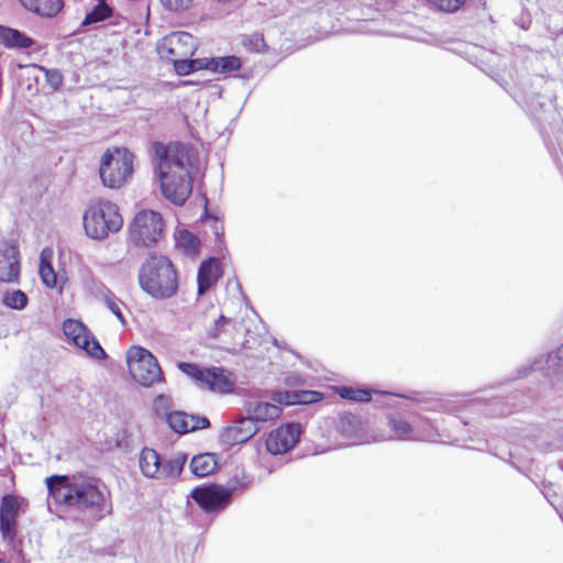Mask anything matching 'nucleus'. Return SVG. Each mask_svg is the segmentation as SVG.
I'll use <instances>...</instances> for the list:
<instances>
[{
  "label": "nucleus",
  "instance_id": "nucleus-2",
  "mask_svg": "<svg viewBox=\"0 0 563 563\" xmlns=\"http://www.w3.org/2000/svg\"><path fill=\"white\" fill-rule=\"evenodd\" d=\"M49 496L56 504L102 512L109 492L96 477L84 474L53 475L45 479Z\"/></svg>",
  "mask_w": 563,
  "mask_h": 563
},
{
  "label": "nucleus",
  "instance_id": "nucleus-20",
  "mask_svg": "<svg viewBox=\"0 0 563 563\" xmlns=\"http://www.w3.org/2000/svg\"><path fill=\"white\" fill-rule=\"evenodd\" d=\"M198 70L207 69L218 74H231L241 68V60L236 56L212 58H197Z\"/></svg>",
  "mask_w": 563,
  "mask_h": 563
},
{
  "label": "nucleus",
  "instance_id": "nucleus-29",
  "mask_svg": "<svg viewBox=\"0 0 563 563\" xmlns=\"http://www.w3.org/2000/svg\"><path fill=\"white\" fill-rule=\"evenodd\" d=\"M100 294L108 309L119 319L122 324H125V319L121 310V306L123 305L122 301L103 285H101Z\"/></svg>",
  "mask_w": 563,
  "mask_h": 563
},
{
  "label": "nucleus",
  "instance_id": "nucleus-24",
  "mask_svg": "<svg viewBox=\"0 0 563 563\" xmlns=\"http://www.w3.org/2000/svg\"><path fill=\"white\" fill-rule=\"evenodd\" d=\"M20 2L27 11L44 18L57 15L64 7V0H20Z\"/></svg>",
  "mask_w": 563,
  "mask_h": 563
},
{
  "label": "nucleus",
  "instance_id": "nucleus-43",
  "mask_svg": "<svg viewBox=\"0 0 563 563\" xmlns=\"http://www.w3.org/2000/svg\"><path fill=\"white\" fill-rule=\"evenodd\" d=\"M515 99H516V102L520 103V101H519L517 96H515Z\"/></svg>",
  "mask_w": 563,
  "mask_h": 563
},
{
  "label": "nucleus",
  "instance_id": "nucleus-19",
  "mask_svg": "<svg viewBox=\"0 0 563 563\" xmlns=\"http://www.w3.org/2000/svg\"><path fill=\"white\" fill-rule=\"evenodd\" d=\"M245 418L255 422L258 426L260 422H266L274 420L279 417L282 409L274 404L267 401L249 400L245 406Z\"/></svg>",
  "mask_w": 563,
  "mask_h": 563
},
{
  "label": "nucleus",
  "instance_id": "nucleus-23",
  "mask_svg": "<svg viewBox=\"0 0 563 563\" xmlns=\"http://www.w3.org/2000/svg\"><path fill=\"white\" fill-rule=\"evenodd\" d=\"M231 330H236V323L233 320H231L224 316H220L219 319L214 321V324L208 330V334H209V336H211L213 339H220L221 342H223L225 344H231L234 347L241 346L244 349H249L250 345L247 344V341L240 343V342H236L234 338H232L231 340L222 338V336H227V334Z\"/></svg>",
  "mask_w": 563,
  "mask_h": 563
},
{
  "label": "nucleus",
  "instance_id": "nucleus-11",
  "mask_svg": "<svg viewBox=\"0 0 563 563\" xmlns=\"http://www.w3.org/2000/svg\"><path fill=\"white\" fill-rule=\"evenodd\" d=\"M190 496L205 511L210 512L227 507L232 490L220 485H208L196 487Z\"/></svg>",
  "mask_w": 563,
  "mask_h": 563
},
{
  "label": "nucleus",
  "instance_id": "nucleus-35",
  "mask_svg": "<svg viewBox=\"0 0 563 563\" xmlns=\"http://www.w3.org/2000/svg\"><path fill=\"white\" fill-rule=\"evenodd\" d=\"M174 407L173 400L167 395H158L153 402V409L156 416L164 417L167 420V416L170 415L172 408Z\"/></svg>",
  "mask_w": 563,
  "mask_h": 563
},
{
  "label": "nucleus",
  "instance_id": "nucleus-26",
  "mask_svg": "<svg viewBox=\"0 0 563 563\" xmlns=\"http://www.w3.org/2000/svg\"><path fill=\"white\" fill-rule=\"evenodd\" d=\"M218 467L217 456L213 453L199 454L192 457L190 468L197 477L212 474Z\"/></svg>",
  "mask_w": 563,
  "mask_h": 563
},
{
  "label": "nucleus",
  "instance_id": "nucleus-17",
  "mask_svg": "<svg viewBox=\"0 0 563 563\" xmlns=\"http://www.w3.org/2000/svg\"><path fill=\"white\" fill-rule=\"evenodd\" d=\"M236 384L235 375L223 367H208L202 387L209 390L228 395L234 391Z\"/></svg>",
  "mask_w": 563,
  "mask_h": 563
},
{
  "label": "nucleus",
  "instance_id": "nucleus-28",
  "mask_svg": "<svg viewBox=\"0 0 563 563\" xmlns=\"http://www.w3.org/2000/svg\"><path fill=\"white\" fill-rule=\"evenodd\" d=\"M547 371L550 377L560 379L563 376V343L554 353L548 355Z\"/></svg>",
  "mask_w": 563,
  "mask_h": 563
},
{
  "label": "nucleus",
  "instance_id": "nucleus-36",
  "mask_svg": "<svg viewBox=\"0 0 563 563\" xmlns=\"http://www.w3.org/2000/svg\"><path fill=\"white\" fill-rule=\"evenodd\" d=\"M509 463L520 473L526 474L525 449L514 446L509 451Z\"/></svg>",
  "mask_w": 563,
  "mask_h": 563
},
{
  "label": "nucleus",
  "instance_id": "nucleus-32",
  "mask_svg": "<svg viewBox=\"0 0 563 563\" xmlns=\"http://www.w3.org/2000/svg\"><path fill=\"white\" fill-rule=\"evenodd\" d=\"M338 394L349 400L366 402L372 398V393L368 389L353 388L341 386L338 388Z\"/></svg>",
  "mask_w": 563,
  "mask_h": 563
},
{
  "label": "nucleus",
  "instance_id": "nucleus-1",
  "mask_svg": "<svg viewBox=\"0 0 563 563\" xmlns=\"http://www.w3.org/2000/svg\"><path fill=\"white\" fill-rule=\"evenodd\" d=\"M153 163L163 196L172 203L183 206L192 190L190 148L180 143H154Z\"/></svg>",
  "mask_w": 563,
  "mask_h": 563
},
{
  "label": "nucleus",
  "instance_id": "nucleus-18",
  "mask_svg": "<svg viewBox=\"0 0 563 563\" xmlns=\"http://www.w3.org/2000/svg\"><path fill=\"white\" fill-rule=\"evenodd\" d=\"M166 422L177 433L185 434L210 426L207 417L188 415L184 411H173L167 416Z\"/></svg>",
  "mask_w": 563,
  "mask_h": 563
},
{
  "label": "nucleus",
  "instance_id": "nucleus-30",
  "mask_svg": "<svg viewBox=\"0 0 563 563\" xmlns=\"http://www.w3.org/2000/svg\"><path fill=\"white\" fill-rule=\"evenodd\" d=\"M176 246L188 255L196 254L199 249V240L189 231H180L176 236Z\"/></svg>",
  "mask_w": 563,
  "mask_h": 563
},
{
  "label": "nucleus",
  "instance_id": "nucleus-3",
  "mask_svg": "<svg viewBox=\"0 0 563 563\" xmlns=\"http://www.w3.org/2000/svg\"><path fill=\"white\" fill-rule=\"evenodd\" d=\"M140 287L155 299H167L178 290V275L172 261L164 255H152L139 271Z\"/></svg>",
  "mask_w": 563,
  "mask_h": 563
},
{
  "label": "nucleus",
  "instance_id": "nucleus-14",
  "mask_svg": "<svg viewBox=\"0 0 563 563\" xmlns=\"http://www.w3.org/2000/svg\"><path fill=\"white\" fill-rule=\"evenodd\" d=\"M388 426L391 434L388 437L382 435L380 441L385 440H400V441H435L437 435L434 432L416 429L415 426L409 423L402 418H389Z\"/></svg>",
  "mask_w": 563,
  "mask_h": 563
},
{
  "label": "nucleus",
  "instance_id": "nucleus-39",
  "mask_svg": "<svg viewBox=\"0 0 563 563\" xmlns=\"http://www.w3.org/2000/svg\"><path fill=\"white\" fill-rule=\"evenodd\" d=\"M192 0H161L162 5L169 11H181L189 8Z\"/></svg>",
  "mask_w": 563,
  "mask_h": 563
},
{
  "label": "nucleus",
  "instance_id": "nucleus-25",
  "mask_svg": "<svg viewBox=\"0 0 563 563\" xmlns=\"http://www.w3.org/2000/svg\"><path fill=\"white\" fill-rule=\"evenodd\" d=\"M52 249L46 247L41 252L38 273L42 283L53 289L57 287V275L52 266Z\"/></svg>",
  "mask_w": 563,
  "mask_h": 563
},
{
  "label": "nucleus",
  "instance_id": "nucleus-41",
  "mask_svg": "<svg viewBox=\"0 0 563 563\" xmlns=\"http://www.w3.org/2000/svg\"><path fill=\"white\" fill-rule=\"evenodd\" d=\"M416 429L424 430V431H431L434 432L437 435V440L434 442L441 441L440 434L437 432V430L433 428V426L428 420H420L419 423L415 426Z\"/></svg>",
  "mask_w": 563,
  "mask_h": 563
},
{
  "label": "nucleus",
  "instance_id": "nucleus-4",
  "mask_svg": "<svg viewBox=\"0 0 563 563\" xmlns=\"http://www.w3.org/2000/svg\"><path fill=\"white\" fill-rule=\"evenodd\" d=\"M123 225V219L117 205L109 200L91 201L84 214L86 234L95 240H102L109 233L118 232Z\"/></svg>",
  "mask_w": 563,
  "mask_h": 563
},
{
  "label": "nucleus",
  "instance_id": "nucleus-44",
  "mask_svg": "<svg viewBox=\"0 0 563 563\" xmlns=\"http://www.w3.org/2000/svg\"><path fill=\"white\" fill-rule=\"evenodd\" d=\"M0 563H8V562H7V561H4V560H2V559H0Z\"/></svg>",
  "mask_w": 563,
  "mask_h": 563
},
{
  "label": "nucleus",
  "instance_id": "nucleus-10",
  "mask_svg": "<svg viewBox=\"0 0 563 563\" xmlns=\"http://www.w3.org/2000/svg\"><path fill=\"white\" fill-rule=\"evenodd\" d=\"M63 331L68 340L84 350L89 356L96 360H103L107 356L102 346L81 321L74 319L65 320Z\"/></svg>",
  "mask_w": 563,
  "mask_h": 563
},
{
  "label": "nucleus",
  "instance_id": "nucleus-12",
  "mask_svg": "<svg viewBox=\"0 0 563 563\" xmlns=\"http://www.w3.org/2000/svg\"><path fill=\"white\" fill-rule=\"evenodd\" d=\"M300 427L297 423H286L272 431L266 439V449L272 454L288 452L300 438Z\"/></svg>",
  "mask_w": 563,
  "mask_h": 563
},
{
  "label": "nucleus",
  "instance_id": "nucleus-31",
  "mask_svg": "<svg viewBox=\"0 0 563 563\" xmlns=\"http://www.w3.org/2000/svg\"><path fill=\"white\" fill-rule=\"evenodd\" d=\"M2 303L8 308L22 310L27 305V296L22 290L7 291L3 295Z\"/></svg>",
  "mask_w": 563,
  "mask_h": 563
},
{
  "label": "nucleus",
  "instance_id": "nucleus-37",
  "mask_svg": "<svg viewBox=\"0 0 563 563\" xmlns=\"http://www.w3.org/2000/svg\"><path fill=\"white\" fill-rule=\"evenodd\" d=\"M429 4L442 12H455L464 3L465 0H428Z\"/></svg>",
  "mask_w": 563,
  "mask_h": 563
},
{
  "label": "nucleus",
  "instance_id": "nucleus-13",
  "mask_svg": "<svg viewBox=\"0 0 563 563\" xmlns=\"http://www.w3.org/2000/svg\"><path fill=\"white\" fill-rule=\"evenodd\" d=\"M22 499L14 495H5L0 506V531L2 538L12 542L16 536V518L20 512Z\"/></svg>",
  "mask_w": 563,
  "mask_h": 563
},
{
  "label": "nucleus",
  "instance_id": "nucleus-38",
  "mask_svg": "<svg viewBox=\"0 0 563 563\" xmlns=\"http://www.w3.org/2000/svg\"><path fill=\"white\" fill-rule=\"evenodd\" d=\"M45 73L46 81L53 89H58L63 85V75L57 69H46L41 67Z\"/></svg>",
  "mask_w": 563,
  "mask_h": 563
},
{
  "label": "nucleus",
  "instance_id": "nucleus-9",
  "mask_svg": "<svg viewBox=\"0 0 563 563\" xmlns=\"http://www.w3.org/2000/svg\"><path fill=\"white\" fill-rule=\"evenodd\" d=\"M129 372L133 379L144 387L164 382L162 368L156 357L146 349L132 346L126 353Z\"/></svg>",
  "mask_w": 563,
  "mask_h": 563
},
{
  "label": "nucleus",
  "instance_id": "nucleus-5",
  "mask_svg": "<svg viewBox=\"0 0 563 563\" xmlns=\"http://www.w3.org/2000/svg\"><path fill=\"white\" fill-rule=\"evenodd\" d=\"M187 462L184 453H177L170 459H162L158 452L151 448L142 449L139 456L141 473L151 479L164 483L176 482Z\"/></svg>",
  "mask_w": 563,
  "mask_h": 563
},
{
  "label": "nucleus",
  "instance_id": "nucleus-22",
  "mask_svg": "<svg viewBox=\"0 0 563 563\" xmlns=\"http://www.w3.org/2000/svg\"><path fill=\"white\" fill-rule=\"evenodd\" d=\"M0 44L11 49H25L32 47L35 42L19 30L0 25Z\"/></svg>",
  "mask_w": 563,
  "mask_h": 563
},
{
  "label": "nucleus",
  "instance_id": "nucleus-40",
  "mask_svg": "<svg viewBox=\"0 0 563 563\" xmlns=\"http://www.w3.org/2000/svg\"><path fill=\"white\" fill-rule=\"evenodd\" d=\"M319 393L316 391H303L301 395H295L291 399H288V404L301 402L309 404L319 400Z\"/></svg>",
  "mask_w": 563,
  "mask_h": 563
},
{
  "label": "nucleus",
  "instance_id": "nucleus-21",
  "mask_svg": "<svg viewBox=\"0 0 563 563\" xmlns=\"http://www.w3.org/2000/svg\"><path fill=\"white\" fill-rule=\"evenodd\" d=\"M221 272L217 258H209L201 263L198 271V295H203L220 277Z\"/></svg>",
  "mask_w": 563,
  "mask_h": 563
},
{
  "label": "nucleus",
  "instance_id": "nucleus-34",
  "mask_svg": "<svg viewBox=\"0 0 563 563\" xmlns=\"http://www.w3.org/2000/svg\"><path fill=\"white\" fill-rule=\"evenodd\" d=\"M177 366L184 374L192 378L199 386L202 387L206 378L207 368L187 362H180L178 363Z\"/></svg>",
  "mask_w": 563,
  "mask_h": 563
},
{
  "label": "nucleus",
  "instance_id": "nucleus-6",
  "mask_svg": "<svg viewBox=\"0 0 563 563\" xmlns=\"http://www.w3.org/2000/svg\"><path fill=\"white\" fill-rule=\"evenodd\" d=\"M196 51V41L187 32H173L164 37L159 53L169 59L179 75H188L198 70L196 59H190Z\"/></svg>",
  "mask_w": 563,
  "mask_h": 563
},
{
  "label": "nucleus",
  "instance_id": "nucleus-15",
  "mask_svg": "<svg viewBox=\"0 0 563 563\" xmlns=\"http://www.w3.org/2000/svg\"><path fill=\"white\" fill-rule=\"evenodd\" d=\"M258 431L260 426L244 417L224 427L219 434V440L223 445L233 446L246 442Z\"/></svg>",
  "mask_w": 563,
  "mask_h": 563
},
{
  "label": "nucleus",
  "instance_id": "nucleus-27",
  "mask_svg": "<svg viewBox=\"0 0 563 563\" xmlns=\"http://www.w3.org/2000/svg\"><path fill=\"white\" fill-rule=\"evenodd\" d=\"M112 13V9L104 0H99L93 9L88 12L81 22L82 26L91 25L101 22L109 18Z\"/></svg>",
  "mask_w": 563,
  "mask_h": 563
},
{
  "label": "nucleus",
  "instance_id": "nucleus-16",
  "mask_svg": "<svg viewBox=\"0 0 563 563\" xmlns=\"http://www.w3.org/2000/svg\"><path fill=\"white\" fill-rule=\"evenodd\" d=\"M21 272L20 253L18 247L3 242L0 245V282L18 283Z\"/></svg>",
  "mask_w": 563,
  "mask_h": 563
},
{
  "label": "nucleus",
  "instance_id": "nucleus-7",
  "mask_svg": "<svg viewBox=\"0 0 563 563\" xmlns=\"http://www.w3.org/2000/svg\"><path fill=\"white\" fill-rule=\"evenodd\" d=\"M134 156L126 148L115 147L103 153L99 174L102 184L112 189L121 188L133 173Z\"/></svg>",
  "mask_w": 563,
  "mask_h": 563
},
{
  "label": "nucleus",
  "instance_id": "nucleus-8",
  "mask_svg": "<svg viewBox=\"0 0 563 563\" xmlns=\"http://www.w3.org/2000/svg\"><path fill=\"white\" fill-rule=\"evenodd\" d=\"M164 236V220L159 212L139 211L129 224V240L136 246L152 247Z\"/></svg>",
  "mask_w": 563,
  "mask_h": 563
},
{
  "label": "nucleus",
  "instance_id": "nucleus-42",
  "mask_svg": "<svg viewBox=\"0 0 563 563\" xmlns=\"http://www.w3.org/2000/svg\"><path fill=\"white\" fill-rule=\"evenodd\" d=\"M357 422H358V421H357V419H356L355 417H347V418H343V419L341 420V428H342V430H343V431H345V429H344V424H345V423H347V424H349V426H351V427H354V426H356V424H357Z\"/></svg>",
  "mask_w": 563,
  "mask_h": 563
},
{
  "label": "nucleus",
  "instance_id": "nucleus-33",
  "mask_svg": "<svg viewBox=\"0 0 563 563\" xmlns=\"http://www.w3.org/2000/svg\"><path fill=\"white\" fill-rule=\"evenodd\" d=\"M177 366L184 374L192 378L199 386L202 387L206 378L207 368L187 362H180L178 363Z\"/></svg>",
  "mask_w": 563,
  "mask_h": 563
}]
</instances>
